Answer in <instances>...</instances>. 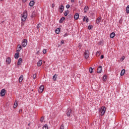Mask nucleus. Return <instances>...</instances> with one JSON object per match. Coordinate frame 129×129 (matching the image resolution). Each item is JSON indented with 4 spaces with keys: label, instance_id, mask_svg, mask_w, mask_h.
Returning a JSON list of instances; mask_svg holds the SVG:
<instances>
[{
    "label": "nucleus",
    "instance_id": "obj_1",
    "mask_svg": "<svg viewBox=\"0 0 129 129\" xmlns=\"http://www.w3.org/2000/svg\"><path fill=\"white\" fill-rule=\"evenodd\" d=\"M27 18H28V11L25 10L23 12V15H22V16L21 17V21H22V22L26 21V20H27Z\"/></svg>",
    "mask_w": 129,
    "mask_h": 129
},
{
    "label": "nucleus",
    "instance_id": "obj_2",
    "mask_svg": "<svg viewBox=\"0 0 129 129\" xmlns=\"http://www.w3.org/2000/svg\"><path fill=\"white\" fill-rule=\"evenodd\" d=\"M106 110V109L105 108V106H103L101 107V108L99 109V112L101 114V115H104V113H105V111Z\"/></svg>",
    "mask_w": 129,
    "mask_h": 129
},
{
    "label": "nucleus",
    "instance_id": "obj_3",
    "mask_svg": "<svg viewBox=\"0 0 129 129\" xmlns=\"http://www.w3.org/2000/svg\"><path fill=\"white\" fill-rule=\"evenodd\" d=\"M84 54H85V58L86 59H88V58L89 57V50H86Z\"/></svg>",
    "mask_w": 129,
    "mask_h": 129
},
{
    "label": "nucleus",
    "instance_id": "obj_4",
    "mask_svg": "<svg viewBox=\"0 0 129 129\" xmlns=\"http://www.w3.org/2000/svg\"><path fill=\"white\" fill-rule=\"evenodd\" d=\"M27 43H28L27 39H24L22 42V45L23 47H26L27 46Z\"/></svg>",
    "mask_w": 129,
    "mask_h": 129
},
{
    "label": "nucleus",
    "instance_id": "obj_5",
    "mask_svg": "<svg viewBox=\"0 0 129 129\" xmlns=\"http://www.w3.org/2000/svg\"><path fill=\"white\" fill-rule=\"evenodd\" d=\"M1 96H5L6 95V89H3L0 93Z\"/></svg>",
    "mask_w": 129,
    "mask_h": 129
},
{
    "label": "nucleus",
    "instance_id": "obj_6",
    "mask_svg": "<svg viewBox=\"0 0 129 129\" xmlns=\"http://www.w3.org/2000/svg\"><path fill=\"white\" fill-rule=\"evenodd\" d=\"M44 86L42 85L39 88V90H38V91L39 92V93H42V92H43V91H44Z\"/></svg>",
    "mask_w": 129,
    "mask_h": 129
},
{
    "label": "nucleus",
    "instance_id": "obj_7",
    "mask_svg": "<svg viewBox=\"0 0 129 129\" xmlns=\"http://www.w3.org/2000/svg\"><path fill=\"white\" fill-rule=\"evenodd\" d=\"M72 113V110H71V109H68V111L67 112V116H70Z\"/></svg>",
    "mask_w": 129,
    "mask_h": 129
},
{
    "label": "nucleus",
    "instance_id": "obj_8",
    "mask_svg": "<svg viewBox=\"0 0 129 129\" xmlns=\"http://www.w3.org/2000/svg\"><path fill=\"white\" fill-rule=\"evenodd\" d=\"M11 61H12V59L10 58V57H8L6 59V64L7 65H9V64H11Z\"/></svg>",
    "mask_w": 129,
    "mask_h": 129
},
{
    "label": "nucleus",
    "instance_id": "obj_9",
    "mask_svg": "<svg viewBox=\"0 0 129 129\" xmlns=\"http://www.w3.org/2000/svg\"><path fill=\"white\" fill-rule=\"evenodd\" d=\"M102 71V67L101 66H100L98 68L97 72V73H101V72Z\"/></svg>",
    "mask_w": 129,
    "mask_h": 129
},
{
    "label": "nucleus",
    "instance_id": "obj_10",
    "mask_svg": "<svg viewBox=\"0 0 129 129\" xmlns=\"http://www.w3.org/2000/svg\"><path fill=\"white\" fill-rule=\"evenodd\" d=\"M18 47V49H17L16 52L17 53H20V51H21L22 50V46H21V45L19 44L17 46Z\"/></svg>",
    "mask_w": 129,
    "mask_h": 129
},
{
    "label": "nucleus",
    "instance_id": "obj_11",
    "mask_svg": "<svg viewBox=\"0 0 129 129\" xmlns=\"http://www.w3.org/2000/svg\"><path fill=\"white\" fill-rule=\"evenodd\" d=\"M59 10H60V13H63V11H64V6L61 5L60 7L59 8Z\"/></svg>",
    "mask_w": 129,
    "mask_h": 129
},
{
    "label": "nucleus",
    "instance_id": "obj_12",
    "mask_svg": "<svg viewBox=\"0 0 129 129\" xmlns=\"http://www.w3.org/2000/svg\"><path fill=\"white\" fill-rule=\"evenodd\" d=\"M74 19L75 20H78L79 19V14L76 13L74 15Z\"/></svg>",
    "mask_w": 129,
    "mask_h": 129
},
{
    "label": "nucleus",
    "instance_id": "obj_13",
    "mask_svg": "<svg viewBox=\"0 0 129 129\" xmlns=\"http://www.w3.org/2000/svg\"><path fill=\"white\" fill-rule=\"evenodd\" d=\"M24 79V76L23 75H21L19 78V83H21V82H22V81H23Z\"/></svg>",
    "mask_w": 129,
    "mask_h": 129
},
{
    "label": "nucleus",
    "instance_id": "obj_14",
    "mask_svg": "<svg viewBox=\"0 0 129 129\" xmlns=\"http://www.w3.org/2000/svg\"><path fill=\"white\" fill-rule=\"evenodd\" d=\"M100 22H101V17H99L96 20V24H99Z\"/></svg>",
    "mask_w": 129,
    "mask_h": 129
},
{
    "label": "nucleus",
    "instance_id": "obj_15",
    "mask_svg": "<svg viewBox=\"0 0 129 129\" xmlns=\"http://www.w3.org/2000/svg\"><path fill=\"white\" fill-rule=\"evenodd\" d=\"M42 64V60H39L37 62L38 67H40V66H41Z\"/></svg>",
    "mask_w": 129,
    "mask_h": 129
},
{
    "label": "nucleus",
    "instance_id": "obj_16",
    "mask_svg": "<svg viewBox=\"0 0 129 129\" xmlns=\"http://www.w3.org/2000/svg\"><path fill=\"white\" fill-rule=\"evenodd\" d=\"M34 5H35V2L34 1H31L29 3L30 7H33Z\"/></svg>",
    "mask_w": 129,
    "mask_h": 129
},
{
    "label": "nucleus",
    "instance_id": "obj_17",
    "mask_svg": "<svg viewBox=\"0 0 129 129\" xmlns=\"http://www.w3.org/2000/svg\"><path fill=\"white\" fill-rule=\"evenodd\" d=\"M22 61H23V59L20 58L18 59V62H17V65H21V64L22 63Z\"/></svg>",
    "mask_w": 129,
    "mask_h": 129
},
{
    "label": "nucleus",
    "instance_id": "obj_18",
    "mask_svg": "<svg viewBox=\"0 0 129 129\" xmlns=\"http://www.w3.org/2000/svg\"><path fill=\"white\" fill-rule=\"evenodd\" d=\"M114 36H115V33H114V32H112L110 34V37L111 39H113V38H114Z\"/></svg>",
    "mask_w": 129,
    "mask_h": 129
},
{
    "label": "nucleus",
    "instance_id": "obj_19",
    "mask_svg": "<svg viewBox=\"0 0 129 129\" xmlns=\"http://www.w3.org/2000/svg\"><path fill=\"white\" fill-rule=\"evenodd\" d=\"M125 73V70L122 69L120 73V76H123V75H124Z\"/></svg>",
    "mask_w": 129,
    "mask_h": 129
},
{
    "label": "nucleus",
    "instance_id": "obj_20",
    "mask_svg": "<svg viewBox=\"0 0 129 129\" xmlns=\"http://www.w3.org/2000/svg\"><path fill=\"white\" fill-rule=\"evenodd\" d=\"M89 10V7L88 6H86L85 7L84 10V13H87V11Z\"/></svg>",
    "mask_w": 129,
    "mask_h": 129
},
{
    "label": "nucleus",
    "instance_id": "obj_21",
    "mask_svg": "<svg viewBox=\"0 0 129 129\" xmlns=\"http://www.w3.org/2000/svg\"><path fill=\"white\" fill-rule=\"evenodd\" d=\"M19 57H20V53H19V52L16 53L15 54V59H18V58H19Z\"/></svg>",
    "mask_w": 129,
    "mask_h": 129
},
{
    "label": "nucleus",
    "instance_id": "obj_22",
    "mask_svg": "<svg viewBox=\"0 0 129 129\" xmlns=\"http://www.w3.org/2000/svg\"><path fill=\"white\" fill-rule=\"evenodd\" d=\"M68 14H69V11L68 10H67L64 13V16H65V17H67V16H68Z\"/></svg>",
    "mask_w": 129,
    "mask_h": 129
},
{
    "label": "nucleus",
    "instance_id": "obj_23",
    "mask_svg": "<svg viewBox=\"0 0 129 129\" xmlns=\"http://www.w3.org/2000/svg\"><path fill=\"white\" fill-rule=\"evenodd\" d=\"M35 17H36V14L35 13V12H33L31 18L33 19V18H35Z\"/></svg>",
    "mask_w": 129,
    "mask_h": 129
},
{
    "label": "nucleus",
    "instance_id": "obj_24",
    "mask_svg": "<svg viewBox=\"0 0 129 129\" xmlns=\"http://www.w3.org/2000/svg\"><path fill=\"white\" fill-rule=\"evenodd\" d=\"M60 28H57V29L55 30V33H56V34H60Z\"/></svg>",
    "mask_w": 129,
    "mask_h": 129
},
{
    "label": "nucleus",
    "instance_id": "obj_25",
    "mask_svg": "<svg viewBox=\"0 0 129 129\" xmlns=\"http://www.w3.org/2000/svg\"><path fill=\"white\" fill-rule=\"evenodd\" d=\"M17 106H18V101H15V102L14 103V108H16Z\"/></svg>",
    "mask_w": 129,
    "mask_h": 129
},
{
    "label": "nucleus",
    "instance_id": "obj_26",
    "mask_svg": "<svg viewBox=\"0 0 129 129\" xmlns=\"http://www.w3.org/2000/svg\"><path fill=\"white\" fill-rule=\"evenodd\" d=\"M126 14H129V5L126 8Z\"/></svg>",
    "mask_w": 129,
    "mask_h": 129
},
{
    "label": "nucleus",
    "instance_id": "obj_27",
    "mask_svg": "<svg viewBox=\"0 0 129 129\" xmlns=\"http://www.w3.org/2000/svg\"><path fill=\"white\" fill-rule=\"evenodd\" d=\"M64 20H65V17H61L59 20V23H63V21H64Z\"/></svg>",
    "mask_w": 129,
    "mask_h": 129
},
{
    "label": "nucleus",
    "instance_id": "obj_28",
    "mask_svg": "<svg viewBox=\"0 0 129 129\" xmlns=\"http://www.w3.org/2000/svg\"><path fill=\"white\" fill-rule=\"evenodd\" d=\"M43 129H48V125L45 124L43 126Z\"/></svg>",
    "mask_w": 129,
    "mask_h": 129
},
{
    "label": "nucleus",
    "instance_id": "obj_29",
    "mask_svg": "<svg viewBox=\"0 0 129 129\" xmlns=\"http://www.w3.org/2000/svg\"><path fill=\"white\" fill-rule=\"evenodd\" d=\"M56 78H57V75H54L53 76L52 79H53V80H54V81H55Z\"/></svg>",
    "mask_w": 129,
    "mask_h": 129
},
{
    "label": "nucleus",
    "instance_id": "obj_30",
    "mask_svg": "<svg viewBox=\"0 0 129 129\" xmlns=\"http://www.w3.org/2000/svg\"><path fill=\"white\" fill-rule=\"evenodd\" d=\"M106 75H104L103 77V81H106Z\"/></svg>",
    "mask_w": 129,
    "mask_h": 129
},
{
    "label": "nucleus",
    "instance_id": "obj_31",
    "mask_svg": "<svg viewBox=\"0 0 129 129\" xmlns=\"http://www.w3.org/2000/svg\"><path fill=\"white\" fill-rule=\"evenodd\" d=\"M100 54H101V52L99 51H97L96 55L97 56H100Z\"/></svg>",
    "mask_w": 129,
    "mask_h": 129
},
{
    "label": "nucleus",
    "instance_id": "obj_32",
    "mask_svg": "<svg viewBox=\"0 0 129 129\" xmlns=\"http://www.w3.org/2000/svg\"><path fill=\"white\" fill-rule=\"evenodd\" d=\"M93 69H92V68H90V69H89V72L90 73H92V72H93Z\"/></svg>",
    "mask_w": 129,
    "mask_h": 129
},
{
    "label": "nucleus",
    "instance_id": "obj_33",
    "mask_svg": "<svg viewBox=\"0 0 129 129\" xmlns=\"http://www.w3.org/2000/svg\"><path fill=\"white\" fill-rule=\"evenodd\" d=\"M92 28H93L92 25H90V26H89L88 27V30H91V29H92Z\"/></svg>",
    "mask_w": 129,
    "mask_h": 129
},
{
    "label": "nucleus",
    "instance_id": "obj_34",
    "mask_svg": "<svg viewBox=\"0 0 129 129\" xmlns=\"http://www.w3.org/2000/svg\"><path fill=\"white\" fill-rule=\"evenodd\" d=\"M33 79H36V78H37V75L36 74L33 75Z\"/></svg>",
    "mask_w": 129,
    "mask_h": 129
},
{
    "label": "nucleus",
    "instance_id": "obj_35",
    "mask_svg": "<svg viewBox=\"0 0 129 129\" xmlns=\"http://www.w3.org/2000/svg\"><path fill=\"white\" fill-rule=\"evenodd\" d=\"M69 18H70V19H72L73 18V15H72V14L69 15Z\"/></svg>",
    "mask_w": 129,
    "mask_h": 129
},
{
    "label": "nucleus",
    "instance_id": "obj_36",
    "mask_svg": "<svg viewBox=\"0 0 129 129\" xmlns=\"http://www.w3.org/2000/svg\"><path fill=\"white\" fill-rule=\"evenodd\" d=\"M43 120H44V116H42L40 119L41 122H43Z\"/></svg>",
    "mask_w": 129,
    "mask_h": 129
},
{
    "label": "nucleus",
    "instance_id": "obj_37",
    "mask_svg": "<svg viewBox=\"0 0 129 129\" xmlns=\"http://www.w3.org/2000/svg\"><path fill=\"white\" fill-rule=\"evenodd\" d=\"M124 56H123L121 58H120V61L121 62H122L123 60H124Z\"/></svg>",
    "mask_w": 129,
    "mask_h": 129
},
{
    "label": "nucleus",
    "instance_id": "obj_38",
    "mask_svg": "<svg viewBox=\"0 0 129 129\" xmlns=\"http://www.w3.org/2000/svg\"><path fill=\"white\" fill-rule=\"evenodd\" d=\"M43 54H46V53H47V50L46 49H43Z\"/></svg>",
    "mask_w": 129,
    "mask_h": 129
},
{
    "label": "nucleus",
    "instance_id": "obj_39",
    "mask_svg": "<svg viewBox=\"0 0 129 129\" xmlns=\"http://www.w3.org/2000/svg\"><path fill=\"white\" fill-rule=\"evenodd\" d=\"M86 18H87V16H85L83 18V22H85L86 21Z\"/></svg>",
    "mask_w": 129,
    "mask_h": 129
},
{
    "label": "nucleus",
    "instance_id": "obj_40",
    "mask_svg": "<svg viewBox=\"0 0 129 129\" xmlns=\"http://www.w3.org/2000/svg\"><path fill=\"white\" fill-rule=\"evenodd\" d=\"M60 129H64V125L63 124L61 125Z\"/></svg>",
    "mask_w": 129,
    "mask_h": 129
},
{
    "label": "nucleus",
    "instance_id": "obj_41",
    "mask_svg": "<svg viewBox=\"0 0 129 129\" xmlns=\"http://www.w3.org/2000/svg\"><path fill=\"white\" fill-rule=\"evenodd\" d=\"M86 23H88V22H89V19H88V18H86Z\"/></svg>",
    "mask_w": 129,
    "mask_h": 129
},
{
    "label": "nucleus",
    "instance_id": "obj_42",
    "mask_svg": "<svg viewBox=\"0 0 129 129\" xmlns=\"http://www.w3.org/2000/svg\"><path fill=\"white\" fill-rule=\"evenodd\" d=\"M66 8H67V9H69V8H70V5H67L66 6Z\"/></svg>",
    "mask_w": 129,
    "mask_h": 129
},
{
    "label": "nucleus",
    "instance_id": "obj_43",
    "mask_svg": "<svg viewBox=\"0 0 129 129\" xmlns=\"http://www.w3.org/2000/svg\"><path fill=\"white\" fill-rule=\"evenodd\" d=\"M103 58H104V55H101L100 58L101 59H103Z\"/></svg>",
    "mask_w": 129,
    "mask_h": 129
},
{
    "label": "nucleus",
    "instance_id": "obj_44",
    "mask_svg": "<svg viewBox=\"0 0 129 129\" xmlns=\"http://www.w3.org/2000/svg\"><path fill=\"white\" fill-rule=\"evenodd\" d=\"M68 36V34L65 33L64 35H63V37H67Z\"/></svg>",
    "mask_w": 129,
    "mask_h": 129
},
{
    "label": "nucleus",
    "instance_id": "obj_45",
    "mask_svg": "<svg viewBox=\"0 0 129 129\" xmlns=\"http://www.w3.org/2000/svg\"><path fill=\"white\" fill-rule=\"evenodd\" d=\"M55 7V4H52L51 5V8H54Z\"/></svg>",
    "mask_w": 129,
    "mask_h": 129
},
{
    "label": "nucleus",
    "instance_id": "obj_46",
    "mask_svg": "<svg viewBox=\"0 0 129 129\" xmlns=\"http://www.w3.org/2000/svg\"><path fill=\"white\" fill-rule=\"evenodd\" d=\"M60 43H61V44H64V40H61Z\"/></svg>",
    "mask_w": 129,
    "mask_h": 129
},
{
    "label": "nucleus",
    "instance_id": "obj_47",
    "mask_svg": "<svg viewBox=\"0 0 129 129\" xmlns=\"http://www.w3.org/2000/svg\"><path fill=\"white\" fill-rule=\"evenodd\" d=\"M72 3H74V0H71Z\"/></svg>",
    "mask_w": 129,
    "mask_h": 129
},
{
    "label": "nucleus",
    "instance_id": "obj_48",
    "mask_svg": "<svg viewBox=\"0 0 129 129\" xmlns=\"http://www.w3.org/2000/svg\"><path fill=\"white\" fill-rule=\"evenodd\" d=\"M37 28H38V29H39L40 28V27H39V24L37 26Z\"/></svg>",
    "mask_w": 129,
    "mask_h": 129
},
{
    "label": "nucleus",
    "instance_id": "obj_49",
    "mask_svg": "<svg viewBox=\"0 0 129 129\" xmlns=\"http://www.w3.org/2000/svg\"><path fill=\"white\" fill-rule=\"evenodd\" d=\"M28 125H29V126H30V125H31V123H29L28 124Z\"/></svg>",
    "mask_w": 129,
    "mask_h": 129
},
{
    "label": "nucleus",
    "instance_id": "obj_50",
    "mask_svg": "<svg viewBox=\"0 0 129 129\" xmlns=\"http://www.w3.org/2000/svg\"><path fill=\"white\" fill-rule=\"evenodd\" d=\"M25 2H27V0H24Z\"/></svg>",
    "mask_w": 129,
    "mask_h": 129
},
{
    "label": "nucleus",
    "instance_id": "obj_51",
    "mask_svg": "<svg viewBox=\"0 0 129 129\" xmlns=\"http://www.w3.org/2000/svg\"><path fill=\"white\" fill-rule=\"evenodd\" d=\"M21 26H23V24L22 23L21 24Z\"/></svg>",
    "mask_w": 129,
    "mask_h": 129
},
{
    "label": "nucleus",
    "instance_id": "obj_52",
    "mask_svg": "<svg viewBox=\"0 0 129 129\" xmlns=\"http://www.w3.org/2000/svg\"><path fill=\"white\" fill-rule=\"evenodd\" d=\"M1 1H4V0H1Z\"/></svg>",
    "mask_w": 129,
    "mask_h": 129
}]
</instances>
